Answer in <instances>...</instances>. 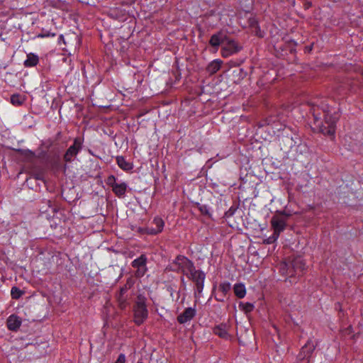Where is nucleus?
<instances>
[{
	"mask_svg": "<svg viewBox=\"0 0 363 363\" xmlns=\"http://www.w3.org/2000/svg\"><path fill=\"white\" fill-rule=\"evenodd\" d=\"M312 113L320 131L324 135L333 136L340 117L337 110L322 102L320 105L313 106Z\"/></svg>",
	"mask_w": 363,
	"mask_h": 363,
	"instance_id": "f257e3e1",
	"label": "nucleus"
},
{
	"mask_svg": "<svg viewBox=\"0 0 363 363\" xmlns=\"http://www.w3.org/2000/svg\"><path fill=\"white\" fill-rule=\"evenodd\" d=\"M146 298L139 295L133 306L134 322L137 325H140L147 318L148 311L145 304Z\"/></svg>",
	"mask_w": 363,
	"mask_h": 363,
	"instance_id": "f03ea898",
	"label": "nucleus"
},
{
	"mask_svg": "<svg viewBox=\"0 0 363 363\" xmlns=\"http://www.w3.org/2000/svg\"><path fill=\"white\" fill-rule=\"evenodd\" d=\"M172 267L174 271L181 272L182 274L188 276L195 267L194 263L187 257L179 255L173 262Z\"/></svg>",
	"mask_w": 363,
	"mask_h": 363,
	"instance_id": "7ed1b4c3",
	"label": "nucleus"
},
{
	"mask_svg": "<svg viewBox=\"0 0 363 363\" xmlns=\"http://www.w3.org/2000/svg\"><path fill=\"white\" fill-rule=\"evenodd\" d=\"M225 45H224L220 50V54L223 57L227 58L230 56L238 53L242 47L235 40L229 39L226 40Z\"/></svg>",
	"mask_w": 363,
	"mask_h": 363,
	"instance_id": "20e7f679",
	"label": "nucleus"
},
{
	"mask_svg": "<svg viewBox=\"0 0 363 363\" xmlns=\"http://www.w3.org/2000/svg\"><path fill=\"white\" fill-rule=\"evenodd\" d=\"M284 266L288 267V272L287 274L289 276H293L294 272L296 273L298 272H301L305 269V262L303 259L301 257H297L294 258L289 264H284Z\"/></svg>",
	"mask_w": 363,
	"mask_h": 363,
	"instance_id": "39448f33",
	"label": "nucleus"
},
{
	"mask_svg": "<svg viewBox=\"0 0 363 363\" xmlns=\"http://www.w3.org/2000/svg\"><path fill=\"white\" fill-rule=\"evenodd\" d=\"M187 277L191 279L196 284V290L201 293L203 289V282L205 279V274L200 270H196L195 267L190 272Z\"/></svg>",
	"mask_w": 363,
	"mask_h": 363,
	"instance_id": "423d86ee",
	"label": "nucleus"
},
{
	"mask_svg": "<svg viewBox=\"0 0 363 363\" xmlns=\"http://www.w3.org/2000/svg\"><path fill=\"white\" fill-rule=\"evenodd\" d=\"M147 257L145 255H141L138 258L132 262L131 266L137 269L135 272L136 277H141L145 275L147 272Z\"/></svg>",
	"mask_w": 363,
	"mask_h": 363,
	"instance_id": "0eeeda50",
	"label": "nucleus"
},
{
	"mask_svg": "<svg viewBox=\"0 0 363 363\" xmlns=\"http://www.w3.org/2000/svg\"><path fill=\"white\" fill-rule=\"evenodd\" d=\"M271 225L274 230V233L279 235L280 233L284 231L286 226V218L279 214H275L271 219Z\"/></svg>",
	"mask_w": 363,
	"mask_h": 363,
	"instance_id": "6e6552de",
	"label": "nucleus"
},
{
	"mask_svg": "<svg viewBox=\"0 0 363 363\" xmlns=\"http://www.w3.org/2000/svg\"><path fill=\"white\" fill-rule=\"evenodd\" d=\"M315 348V345L313 344V341L311 340H308L304 346L302 347L298 356V359L304 362V363H308V357H310Z\"/></svg>",
	"mask_w": 363,
	"mask_h": 363,
	"instance_id": "1a4fd4ad",
	"label": "nucleus"
},
{
	"mask_svg": "<svg viewBox=\"0 0 363 363\" xmlns=\"http://www.w3.org/2000/svg\"><path fill=\"white\" fill-rule=\"evenodd\" d=\"M82 148V143L78 138H75L74 143L66 151L64 155V160L66 162L72 161V158L77 155Z\"/></svg>",
	"mask_w": 363,
	"mask_h": 363,
	"instance_id": "9d476101",
	"label": "nucleus"
},
{
	"mask_svg": "<svg viewBox=\"0 0 363 363\" xmlns=\"http://www.w3.org/2000/svg\"><path fill=\"white\" fill-rule=\"evenodd\" d=\"M228 40V36L223 30L213 34L209 40V45L218 50L221 43Z\"/></svg>",
	"mask_w": 363,
	"mask_h": 363,
	"instance_id": "9b49d317",
	"label": "nucleus"
},
{
	"mask_svg": "<svg viewBox=\"0 0 363 363\" xmlns=\"http://www.w3.org/2000/svg\"><path fill=\"white\" fill-rule=\"evenodd\" d=\"M248 28L251 32L258 38H263L264 35V32L261 30L259 21L255 16H251L247 19Z\"/></svg>",
	"mask_w": 363,
	"mask_h": 363,
	"instance_id": "f8f14e48",
	"label": "nucleus"
},
{
	"mask_svg": "<svg viewBox=\"0 0 363 363\" xmlns=\"http://www.w3.org/2000/svg\"><path fill=\"white\" fill-rule=\"evenodd\" d=\"M152 224L154 225L155 227L147 228L145 230L147 234L156 235L162 231L164 223L161 218L156 217L153 219Z\"/></svg>",
	"mask_w": 363,
	"mask_h": 363,
	"instance_id": "ddd939ff",
	"label": "nucleus"
},
{
	"mask_svg": "<svg viewBox=\"0 0 363 363\" xmlns=\"http://www.w3.org/2000/svg\"><path fill=\"white\" fill-rule=\"evenodd\" d=\"M196 315V309L191 307L186 308L184 311L177 316V321L180 324L190 321Z\"/></svg>",
	"mask_w": 363,
	"mask_h": 363,
	"instance_id": "4468645a",
	"label": "nucleus"
},
{
	"mask_svg": "<svg viewBox=\"0 0 363 363\" xmlns=\"http://www.w3.org/2000/svg\"><path fill=\"white\" fill-rule=\"evenodd\" d=\"M128 289H130V286H128V285L125 284L121 288L119 293L116 295L118 306L121 309L125 308L127 306V296H125V294Z\"/></svg>",
	"mask_w": 363,
	"mask_h": 363,
	"instance_id": "2eb2a0df",
	"label": "nucleus"
},
{
	"mask_svg": "<svg viewBox=\"0 0 363 363\" xmlns=\"http://www.w3.org/2000/svg\"><path fill=\"white\" fill-rule=\"evenodd\" d=\"M228 330L229 326L226 323H221L213 328V333L220 337L227 340L230 337Z\"/></svg>",
	"mask_w": 363,
	"mask_h": 363,
	"instance_id": "dca6fc26",
	"label": "nucleus"
},
{
	"mask_svg": "<svg viewBox=\"0 0 363 363\" xmlns=\"http://www.w3.org/2000/svg\"><path fill=\"white\" fill-rule=\"evenodd\" d=\"M7 327L11 331H16L21 325V320L16 315H10L7 319Z\"/></svg>",
	"mask_w": 363,
	"mask_h": 363,
	"instance_id": "f3484780",
	"label": "nucleus"
},
{
	"mask_svg": "<svg viewBox=\"0 0 363 363\" xmlns=\"http://www.w3.org/2000/svg\"><path fill=\"white\" fill-rule=\"evenodd\" d=\"M39 62V57L38 55L30 52L26 55V59L23 62V66L25 67H33L36 66Z\"/></svg>",
	"mask_w": 363,
	"mask_h": 363,
	"instance_id": "a211bd4d",
	"label": "nucleus"
},
{
	"mask_svg": "<svg viewBox=\"0 0 363 363\" xmlns=\"http://www.w3.org/2000/svg\"><path fill=\"white\" fill-rule=\"evenodd\" d=\"M223 64V61L219 59L211 61L206 67V72L209 74H213L216 73L220 69Z\"/></svg>",
	"mask_w": 363,
	"mask_h": 363,
	"instance_id": "6ab92c4d",
	"label": "nucleus"
},
{
	"mask_svg": "<svg viewBox=\"0 0 363 363\" xmlns=\"http://www.w3.org/2000/svg\"><path fill=\"white\" fill-rule=\"evenodd\" d=\"M127 184L125 182L118 183L115 184L112 189L113 192L118 197H123L125 196L127 190Z\"/></svg>",
	"mask_w": 363,
	"mask_h": 363,
	"instance_id": "aec40b11",
	"label": "nucleus"
},
{
	"mask_svg": "<svg viewBox=\"0 0 363 363\" xmlns=\"http://www.w3.org/2000/svg\"><path fill=\"white\" fill-rule=\"evenodd\" d=\"M26 96L23 93L18 92L11 96V103L14 106H20L24 103Z\"/></svg>",
	"mask_w": 363,
	"mask_h": 363,
	"instance_id": "412c9836",
	"label": "nucleus"
},
{
	"mask_svg": "<svg viewBox=\"0 0 363 363\" xmlns=\"http://www.w3.org/2000/svg\"><path fill=\"white\" fill-rule=\"evenodd\" d=\"M116 162L120 168L125 171L130 170L133 167V165L131 163L127 162L125 159L122 156L117 157Z\"/></svg>",
	"mask_w": 363,
	"mask_h": 363,
	"instance_id": "4be33fe9",
	"label": "nucleus"
},
{
	"mask_svg": "<svg viewBox=\"0 0 363 363\" xmlns=\"http://www.w3.org/2000/svg\"><path fill=\"white\" fill-rule=\"evenodd\" d=\"M235 296L239 298H242L246 294L245 286L242 284H236L233 287Z\"/></svg>",
	"mask_w": 363,
	"mask_h": 363,
	"instance_id": "5701e85b",
	"label": "nucleus"
},
{
	"mask_svg": "<svg viewBox=\"0 0 363 363\" xmlns=\"http://www.w3.org/2000/svg\"><path fill=\"white\" fill-rule=\"evenodd\" d=\"M20 154L23 156L28 161H32L35 157V153L29 150H19Z\"/></svg>",
	"mask_w": 363,
	"mask_h": 363,
	"instance_id": "b1692460",
	"label": "nucleus"
},
{
	"mask_svg": "<svg viewBox=\"0 0 363 363\" xmlns=\"http://www.w3.org/2000/svg\"><path fill=\"white\" fill-rule=\"evenodd\" d=\"M23 294V291L16 286H13L11 290L12 298L18 299Z\"/></svg>",
	"mask_w": 363,
	"mask_h": 363,
	"instance_id": "393cba45",
	"label": "nucleus"
},
{
	"mask_svg": "<svg viewBox=\"0 0 363 363\" xmlns=\"http://www.w3.org/2000/svg\"><path fill=\"white\" fill-rule=\"evenodd\" d=\"M239 307L245 313H250L254 309V305L251 303H240Z\"/></svg>",
	"mask_w": 363,
	"mask_h": 363,
	"instance_id": "a878e982",
	"label": "nucleus"
},
{
	"mask_svg": "<svg viewBox=\"0 0 363 363\" xmlns=\"http://www.w3.org/2000/svg\"><path fill=\"white\" fill-rule=\"evenodd\" d=\"M55 33H51L49 30H46L43 29L42 31L38 35V38H50V37H55Z\"/></svg>",
	"mask_w": 363,
	"mask_h": 363,
	"instance_id": "bb28decb",
	"label": "nucleus"
},
{
	"mask_svg": "<svg viewBox=\"0 0 363 363\" xmlns=\"http://www.w3.org/2000/svg\"><path fill=\"white\" fill-rule=\"evenodd\" d=\"M106 184L113 189L115 184H117L118 182H116V177L113 175H111L107 178Z\"/></svg>",
	"mask_w": 363,
	"mask_h": 363,
	"instance_id": "cd10ccee",
	"label": "nucleus"
},
{
	"mask_svg": "<svg viewBox=\"0 0 363 363\" xmlns=\"http://www.w3.org/2000/svg\"><path fill=\"white\" fill-rule=\"evenodd\" d=\"M230 289V284L229 283H223L219 286V290L223 294L228 293Z\"/></svg>",
	"mask_w": 363,
	"mask_h": 363,
	"instance_id": "c85d7f7f",
	"label": "nucleus"
},
{
	"mask_svg": "<svg viewBox=\"0 0 363 363\" xmlns=\"http://www.w3.org/2000/svg\"><path fill=\"white\" fill-rule=\"evenodd\" d=\"M279 235L273 233V235L264 240L265 244H272L274 242L279 238Z\"/></svg>",
	"mask_w": 363,
	"mask_h": 363,
	"instance_id": "c756f323",
	"label": "nucleus"
},
{
	"mask_svg": "<svg viewBox=\"0 0 363 363\" xmlns=\"http://www.w3.org/2000/svg\"><path fill=\"white\" fill-rule=\"evenodd\" d=\"M44 202L48 205L49 208H50L53 213L57 211V207L54 202L50 199L44 200Z\"/></svg>",
	"mask_w": 363,
	"mask_h": 363,
	"instance_id": "7c9ffc66",
	"label": "nucleus"
},
{
	"mask_svg": "<svg viewBox=\"0 0 363 363\" xmlns=\"http://www.w3.org/2000/svg\"><path fill=\"white\" fill-rule=\"evenodd\" d=\"M30 178H33L36 180H43V174L42 172H32Z\"/></svg>",
	"mask_w": 363,
	"mask_h": 363,
	"instance_id": "2f4dec72",
	"label": "nucleus"
},
{
	"mask_svg": "<svg viewBox=\"0 0 363 363\" xmlns=\"http://www.w3.org/2000/svg\"><path fill=\"white\" fill-rule=\"evenodd\" d=\"M199 210L203 214L208 215L209 213L208 208L206 205H201L199 206Z\"/></svg>",
	"mask_w": 363,
	"mask_h": 363,
	"instance_id": "473e14b6",
	"label": "nucleus"
},
{
	"mask_svg": "<svg viewBox=\"0 0 363 363\" xmlns=\"http://www.w3.org/2000/svg\"><path fill=\"white\" fill-rule=\"evenodd\" d=\"M125 356L124 354H120L117 360L114 363H125Z\"/></svg>",
	"mask_w": 363,
	"mask_h": 363,
	"instance_id": "72a5a7b5",
	"label": "nucleus"
},
{
	"mask_svg": "<svg viewBox=\"0 0 363 363\" xmlns=\"http://www.w3.org/2000/svg\"><path fill=\"white\" fill-rule=\"evenodd\" d=\"M58 43L60 44L61 43H63L64 44H65V38L63 36V35H60L58 38Z\"/></svg>",
	"mask_w": 363,
	"mask_h": 363,
	"instance_id": "f704fd0d",
	"label": "nucleus"
},
{
	"mask_svg": "<svg viewBox=\"0 0 363 363\" xmlns=\"http://www.w3.org/2000/svg\"><path fill=\"white\" fill-rule=\"evenodd\" d=\"M277 214H279L281 216H285L286 218L289 217L291 216L290 213H286L285 211H282V212H278Z\"/></svg>",
	"mask_w": 363,
	"mask_h": 363,
	"instance_id": "c9c22d12",
	"label": "nucleus"
},
{
	"mask_svg": "<svg viewBox=\"0 0 363 363\" xmlns=\"http://www.w3.org/2000/svg\"><path fill=\"white\" fill-rule=\"evenodd\" d=\"M311 6V2H306V3L305 4V8H306V9H308V8H310Z\"/></svg>",
	"mask_w": 363,
	"mask_h": 363,
	"instance_id": "e433bc0d",
	"label": "nucleus"
},
{
	"mask_svg": "<svg viewBox=\"0 0 363 363\" xmlns=\"http://www.w3.org/2000/svg\"><path fill=\"white\" fill-rule=\"evenodd\" d=\"M44 212H47L48 211V209H44L43 210Z\"/></svg>",
	"mask_w": 363,
	"mask_h": 363,
	"instance_id": "4c0bfd02",
	"label": "nucleus"
}]
</instances>
